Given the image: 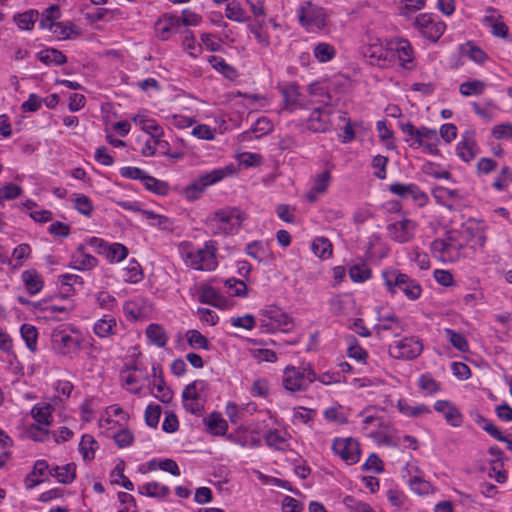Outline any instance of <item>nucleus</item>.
I'll list each match as a JSON object with an SVG mask.
<instances>
[{"label":"nucleus","mask_w":512,"mask_h":512,"mask_svg":"<svg viewBox=\"0 0 512 512\" xmlns=\"http://www.w3.org/2000/svg\"><path fill=\"white\" fill-rule=\"evenodd\" d=\"M434 409L445 416L446 421L453 427L462 424V415L459 410L449 401L439 400L435 403Z\"/></svg>","instance_id":"obj_14"},{"label":"nucleus","mask_w":512,"mask_h":512,"mask_svg":"<svg viewBox=\"0 0 512 512\" xmlns=\"http://www.w3.org/2000/svg\"><path fill=\"white\" fill-rule=\"evenodd\" d=\"M389 190L393 194L402 198H412L420 206L425 205L428 200L426 193L421 191L420 188L415 184L405 185L401 183H394L390 185Z\"/></svg>","instance_id":"obj_9"},{"label":"nucleus","mask_w":512,"mask_h":512,"mask_svg":"<svg viewBox=\"0 0 512 512\" xmlns=\"http://www.w3.org/2000/svg\"><path fill=\"white\" fill-rule=\"evenodd\" d=\"M98 263V260L84 251V246L80 244L72 255L73 267L78 270H91Z\"/></svg>","instance_id":"obj_17"},{"label":"nucleus","mask_w":512,"mask_h":512,"mask_svg":"<svg viewBox=\"0 0 512 512\" xmlns=\"http://www.w3.org/2000/svg\"><path fill=\"white\" fill-rule=\"evenodd\" d=\"M22 188L16 184L9 183L0 188V199L13 200L20 196Z\"/></svg>","instance_id":"obj_54"},{"label":"nucleus","mask_w":512,"mask_h":512,"mask_svg":"<svg viewBox=\"0 0 512 512\" xmlns=\"http://www.w3.org/2000/svg\"><path fill=\"white\" fill-rule=\"evenodd\" d=\"M298 12L301 25L319 29L324 27L325 13L322 8L313 5L311 2H307L305 5L300 6Z\"/></svg>","instance_id":"obj_6"},{"label":"nucleus","mask_w":512,"mask_h":512,"mask_svg":"<svg viewBox=\"0 0 512 512\" xmlns=\"http://www.w3.org/2000/svg\"><path fill=\"white\" fill-rule=\"evenodd\" d=\"M398 408L402 414L411 416V417H418V416L428 414L431 412L429 407H427L426 405L422 404V405L412 407L404 400H400L398 402Z\"/></svg>","instance_id":"obj_36"},{"label":"nucleus","mask_w":512,"mask_h":512,"mask_svg":"<svg viewBox=\"0 0 512 512\" xmlns=\"http://www.w3.org/2000/svg\"><path fill=\"white\" fill-rule=\"evenodd\" d=\"M349 275L354 282H364L371 277V270L366 264H357L350 268Z\"/></svg>","instance_id":"obj_44"},{"label":"nucleus","mask_w":512,"mask_h":512,"mask_svg":"<svg viewBox=\"0 0 512 512\" xmlns=\"http://www.w3.org/2000/svg\"><path fill=\"white\" fill-rule=\"evenodd\" d=\"M343 503L351 512H374L369 504L360 501L353 496H346Z\"/></svg>","instance_id":"obj_46"},{"label":"nucleus","mask_w":512,"mask_h":512,"mask_svg":"<svg viewBox=\"0 0 512 512\" xmlns=\"http://www.w3.org/2000/svg\"><path fill=\"white\" fill-rule=\"evenodd\" d=\"M187 341L190 346L202 349H209V342L207 338L202 335L198 330H189L186 333Z\"/></svg>","instance_id":"obj_45"},{"label":"nucleus","mask_w":512,"mask_h":512,"mask_svg":"<svg viewBox=\"0 0 512 512\" xmlns=\"http://www.w3.org/2000/svg\"><path fill=\"white\" fill-rule=\"evenodd\" d=\"M208 61L215 70L222 73L226 78L233 80L237 77L236 69L226 63L223 58L218 56H210Z\"/></svg>","instance_id":"obj_24"},{"label":"nucleus","mask_w":512,"mask_h":512,"mask_svg":"<svg viewBox=\"0 0 512 512\" xmlns=\"http://www.w3.org/2000/svg\"><path fill=\"white\" fill-rule=\"evenodd\" d=\"M143 183L146 187V189L156 193V194H159V195H166L167 192H168V185L163 182V181H160L152 176H149V175H145L144 179H143Z\"/></svg>","instance_id":"obj_41"},{"label":"nucleus","mask_w":512,"mask_h":512,"mask_svg":"<svg viewBox=\"0 0 512 512\" xmlns=\"http://www.w3.org/2000/svg\"><path fill=\"white\" fill-rule=\"evenodd\" d=\"M38 18V12L26 11L24 13L14 16V20L18 27L23 30H31L34 26L35 21Z\"/></svg>","instance_id":"obj_35"},{"label":"nucleus","mask_w":512,"mask_h":512,"mask_svg":"<svg viewBox=\"0 0 512 512\" xmlns=\"http://www.w3.org/2000/svg\"><path fill=\"white\" fill-rule=\"evenodd\" d=\"M161 408L159 405H148L145 411V422L150 427H156L159 423Z\"/></svg>","instance_id":"obj_52"},{"label":"nucleus","mask_w":512,"mask_h":512,"mask_svg":"<svg viewBox=\"0 0 512 512\" xmlns=\"http://www.w3.org/2000/svg\"><path fill=\"white\" fill-rule=\"evenodd\" d=\"M21 336L26 342V346L31 350H36L38 332L37 329L29 324H23L21 327Z\"/></svg>","instance_id":"obj_38"},{"label":"nucleus","mask_w":512,"mask_h":512,"mask_svg":"<svg viewBox=\"0 0 512 512\" xmlns=\"http://www.w3.org/2000/svg\"><path fill=\"white\" fill-rule=\"evenodd\" d=\"M149 340L158 347H164L167 343V335L164 329L158 324H150L146 329Z\"/></svg>","instance_id":"obj_26"},{"label":"nucleus","mask_w":512,"mask_h":512,"mask_svg":"<svg viewBox=\"0 0 512 512\" xmlns=\"http://www.w3.org/2000/svg\"><path fill=\"white\" fill-rule=\"evenodd\" d=\"M312 250L318 257L328 259L332 256L333 246L328 238L318 237L312 243Z\"/></svg>","instance_id":"obj_23"},{"label":"nucleus","mask_w":512,"mask_h":512,"mask_svg":"<svg viewBox=\"0 0 512 512\" xmlns=\"http://www.w3.org/2000/svg\"><path fill=\"white\" fill-rule=\"evenodd\" d=\"M317 379L315 371L309 366H287L283 372V386L290 392L305 391Z\"/></svg>","instance_id":"obj_2"},{"label":"nucleus","mask_w":512,"mask_h":512,"mask_svg":"<svg viewBox=\"0 0 512 512\" xmlns=\"http://www.w3.org/2000/svg\"><path fill=\"white\" fill-rule=\"evenodd\" d=\"M245 11L237 1H231L227 4L225 9V16L229 20L243 22Z\"/></svg>","instance_id":"obj_43"},{"label":"nucleus","mask_w":512,"mask_h":512,"mask_svg":"<svg viewBox=\"0 0 512 512\" xmlns=\"http://www.w3.org/2000/svg\"><path fill=\"white\" fill-rule=\"evenodd\" d=\"M486 89V83L481 80H470L463 82L459 87V92L465 97L481 95Z\"/></svg>","instance_id":"obj_25"},{"label":"nucleus","mask_w":512,"mask_h":512,"mask_svg":"<svg viewBox=\"0 0 512 512\" xmlns=\"http://www.w3.org/2000/svg\"><path fill=\"white\" fill-rule=\"evenodd\" d=\"M39 60L45 64L63 65L67 62L66 56L57 49H46L39 53Z\"/></svg>","instance_id":"obj_28"},{"label":"nucleus","mask_w":512,"mask_h":512,"mask_svg":"<svg viewBox=\"0 0 512 512\" xmlns=\"http://www.w3.org/2000/svg\"><path fill=\"white\" fill-rule=\"evenodd\" d=\"M332 449L348 464H354L359 460V443L353 438L335 439Z\"/></svg>","instance_id":"obj_8"},{"label":"nucleus","mask_w":512,"mask_h":512,"mask_svg":"<svg viewBox=\"0 0 512 512\" xmlns=\"http://www.w3.org/2000/svg\"><path fill=\"white\" fill-rule=\"evenodd\" d=\"M336 55L335 48L328 43L321 42L314 48V56L319 62H328Z\"/></svg>","instance_id":"obj_32"},{"label":"nucleus","mask_w":512,"mask_h":512,"mask_svg":"<svg viewBox=\"0 0 512 512\" xmlns=\"http://www.w3.org/2000/svg\"><path fill=\"white\" fill-rule=\"evenodd\" d=\"M184 33H185V35L182 40V46L185 50L188 51L190 56L196 57L197 56L196 50L199 52L201 50V46L196 45L195 38L190 30L186 29L184 31Z\"/></svg>","instance_id":"obj_51"},{"label":"nucleus","mask_w":512,"mask_h":512,"mask_svg":"<svg viewBox=\"0 0 512 512\" xmlns=\"http://www.w3.org/2000/svg\"><path fill=\"white\" fill-rule=\"evenodd\" d=\"M330 113L324 108H315L308 118L307 127L313 132H325L329 127Z\"/></svg>","instance_id":"obj_13"},{"label":"nucleus","mask_w":512,"mask_h":512,"mask_svg":"<svg viewBox=\"0 0 512 512\" xmlns=\"http://www.w3.org/2000/svg\"><path fill=\"white\" fill-rule=\"evenodd\" d=\"M445 334H446L447 339L449 340V342L451 343V345L454 348H456L457 350H459L461 352L468 351V349H469L468 341L462 334H460L450 328L445 329Z\"/></svg>","instance_id":"obj_34"},{"label":"nucleus","mask_w":512,"mask_h":512,"mask_svg":"<svg viewBox=\"0 0 512 512\" xmlns=\"http://www.w3.org/2000/svg\"><path fill=\"white\" fill-rule=\"evenodd\" d=\"M207 426L209 431L214 435H224L228 428L227 422L217 413H212L209 416Z\"/></svg>","instance_id":"obj_31"},{"label":"nucleus","mask_w":512,"mask_h":512,"mask_svg":"<svg viewBox=\"0 0 512 512\" xmlns=\"http://www.w3.org/2000/svg\"><path fill=\"white\" fill-rule=\"evenodd\" d=\"M419 387L429 394H435L440 390V384L428 374H424L419 378Z\"/></svg>","instance_id":"obj_50"},{"label":"nucleus","mask_w":512,"mask_h":512,"mask_svg":"<svg viewBox=\"0 0 512 512\" xmlns=\"http://www.w3.org/2000/svg\"><path fill=\"white\" fill-rule=\"evenodd\" d=\"M51 342L52 348L64 356L70 355L80 348V341L71 337L64 330H53Z\"/></svg>","instance_id":"obj_7"},{"label":"nucleus","mask_w":512,"mask_h":512,"mask_svg":"<svg viewBox=\"0 0 512 512\" xmlns=\"http://www.w3.org/2000/svg\"><path fill=\"white\" fill-rule=\"evenodd\" d=\"M157 394L155 395L161 402L169 403L173 398V392L166 386L165 381L161 375L158 376L155 383Z\"/></svg>","instance_id":"obj_47"},{"label":"nucleus","mask_w":512,"mask_h":512,"mask_svg":"<svg viewBox=\"0 0 512 512\" xmlns=\"http://www.w3.org/2000/svg\"><path fill=\"white\" fill-rule=\"evenodd\" d=\"M126 273H127V278L126 280L130 281V282H137L141 279L142 277V270H141V266L140 264L135 261V260H132L128 263L127 267H126Z\"/></svg>","instance_id":"obj_57"},{"label":"nucleus","mask_w":512,"mask_h":512,"mask_svg":"<svg viewBox=\"0 0 512 512\" xmlns=\"http://www.w3.org/2000/svg\"><path fill=\"white\" fill-rule=\"evenodd\" d=\"M281 94L284 98V102L287 108L293 110L295 105L298 103L299 89L296 84H291L281 88Z\"/></svg>","instance_id":"obj_33"},{"label":"nucleus","mask_w":512,"mask_h":512,"mask_svg":"<svg viewBox=\"0 0 512 512\" xmlns=\"http://www.w3.org/2000/svg\"><path fill=\"white\" fill-rule=\"evenodd\" d=\"M133 439V434L128 429H122L114 436V440L120 448L130 446L133 442Z\"/></svg>","instance_id":"obj_59"},{"label":"nucleus","mask_w":512,"mask_h":512,"mask_svg":"<svg viewBox=\"0 0 512 512\" xmlns=\"http://www.w3.org/2000/svg\"><path fill=\"white\" fill-rule=\"evenodd\" d=\"M214 219L219 220L223 223H230L233 219H236L237 225L241 226L243 220L245 219V216L238 209L230 208L216 211L214 213Z\"/></svg>","instance_id":"obj_27"},{"label":"nucleus","mask_w":512,"mask_h":512,"mask_svg":"<svg viewBox=\"0 0 512 512\" xmlns=\"http://www.w3.org/2000/svg\"><path fill=\"white\" fill-rule=\"evenodd\" d=\"M118 499L123 505V508L119 509L118 512H137L136 503L131 494L126 492H119Z\"/></svg>","instance_id":"obj_56"},{"label":"nucleus","mask_w":512,"mask_h":512,"mask_svg":"<svg viewBox=\"0 0 512 512\" xmlns=\"http://www.w3.org/2000/svg\"><path fill=\"white\" fill-rule=\"evenodd\" d=\"M180 249L186 264L195 270L211 271L217 266L216 247L212 241L206 242L204 248L198 249L183 243Z\"/></svg>","instance_id":"obj_1"},{"label":"nucleus","mask_w":512,"mask_h":512,"mask_svg":"<svg viewBox=\"0 0 512 512\" xmlns=\"http://www.w3.org/2000/svg\"><path fill=\"white\" fill-rule=\"evenodd\" d=\"M143 490H144V492H143L144 494H146L149 497H154V498H164L170 492V490L167 486L160 485L157 482L146 483L143 486Z\"/></svg>","instance_id":"obj_40"},{"label":"nucleus","mask_w":512,"mask_h":512,"mask_svg":"<svg viewBox=\"0 0 512 512\" xmlns=\"http://www.w3.org/2000/svg\"><path fill=\"white\" fill-rule=\"evenodd\" d=\"M116 326L114 318L100 319L94 325V332L99 337H107L113 334V328Z\"/></svg>","instance_id":"obj_42"},{"label":"nucleus","mask_w":512,"mask_h":512,"mask_svg":"<svg viewBox=\"0 0 512 512\" xmlns=\"http://www.w3.org/2000/svg\"><path fill=\"white\" fill-rule=\"evenodd\" d=\"M331 181V174L329 171L325 170L321 173L317 174L314 178L313 188L315 191L320 192L321 194L325 193Z\"/></svg>","instance_id":"obj_49"},{"label":"nucleus","mask_w":512,"mask_h":512,"mask_svg":"<svg viewBox=\"0 0 512 512\" xmlns=\"http://www.w3.org/2000/svg\"><path fill=\"white\" fill-rule=\"evenodd\" d=\"M54 410L52 405L35 406L31 410L32 417L37 423L49 426L51 424V413Z\"/></svg>","instance_id":"obj_29"},{"label":"nucleus","mask_w":512,"mask_h":512,"mask_svg":"<svg viewBox=\"0 0 512 512\" xmlns=\"http://www.w3.org/2000/svg\"><path fill=\"white\" fill-rule=\"evenodd\" d=\"M492 135L496 139H512V124L504 123L495 126Z\"/></svg>","instance_id":"obj_58"},{"label":"nucleus","mask_w":512,"mask_h":512,"mask_svg":"<svg viewBox=\"0 0 512 512\" xmlns=\"http://www.w3.org/2000/svg\"><path fill=\"white\" fill-rule=\"evenodd\" d=\"M423 351L422 342L414 337H406L389 346V354L395 359L413 360Z\"/></svg>","instance_id":"obj_4"},{"label":"nucleus","mask_w":512,"mask_h":512,"mask_svg":"<svg viewBox=\"0 0 512 512\" xmlns=\"http://www.w3.org/2000/svg\"><path fill=\"white\" fill-rule=\"evenodd\" d=\"M223 169L213 170L212 172L201 175L192 184L185 188V196L188 200H196L204 192L205 188L221 181L225 177Z\"/></svg>","instance_id":"obj_5"},{"label":"nucleus","mask_w":512,"mask_h":512,"mask_svg":"<svg viewBox=\"0 0 512 512\" xmlns=\"http://www.w3.org/2000/svg\"><path fill=\"white\" fill-rule=\"evenodd\" d=\"M49 473L55 477L58 482L70 484L76 478V465L74 463H68L64 466H56L49 470Z\"/></svg>","instance_id":"obj_18"},{"label":"nucleus","mask_w":512,"mask_h":512,"mask_svg":"<svg viewBox=\"0 0 512 512\" xmlns=\"http://www.w3.org/2000/svg\"><path fill=\"white\" fill-rule=\"evenodd\" d=\"M181 25L180 17L173 14H164L156 22L157 36L161 40H167L172 33H177Z\"/></svg>","instance_id":"obj_11"},{"label":"nucleus","mask_w":512,"mask_h":512,"mask_svg":"<svg viewBox=\"0 0 512 512\" xmlns=\"http://www.w3.org/2000/svg\"><path fill=\"white\" fill-rule=\"evenodd\" d=\"M466 46L468 47V56L472 61L476 63H483L487 59L486 53L479 47L470 42L467 43Z\"/></svg>","instance_id":"obj_63"},{"label":"nucleus","mask_w":512,"mask_h":512,"mask_svg":"<svg viewBox=\"0 0 512 512\" xmlns=\"http://www.w3.org/2000/svg\"><path fill=\"white\" fill-rule=\"evenodd\" d=\"M97 442L92 435H83L79 444L80 452L85 460H92L95 456Z\"/></svg>","instance_id":"obj_30"},{"label":"nucleus","mask_w":512,"mask_h":512,"mask_svg":"<svg viewBox=\"0 0 512 512\" xmlns=\"http://www.w3.org/2000/svg\"><path fill=\"white\" fill-rule=\"evenodd\" d=\"M273 130V125L270 120L266 117H261L256 120L252 128L248 131H245L242 134L243 140L252 139V134H255V138H259L263 135H267Z\"/></svg>","instance_id":"obj_20"},{"label":"nucleus","mask_w":512,"mask_h":512,"mask_svg":"<svg viewBox=\"0 0 512 512\" xmlns=\"http://www.w3.org/2000/svg\"><path fill=\"white\" fill-rule=\"evenodd\" d=\"M451 247V244L447 243L443 239H436L431 244V250L434 254H438L439 258L445 260L446 252Z\"/></svg>","instance_id":"obj_61"},{"label":"nucleus","mask_w":512,"mask_h":512,"mask_svg":"<svg viewBox=\"0 0 512 512\" xmlns=\"http://www.w3.org/2000/svg\"><path fill=\"white\" fill-rule=\"evenodd\" d=\"M383 278L387 289L392 294H395L398 289L411 300H415L421 295V286L406 274L397 273L395 270L386 271L383 273Z\"/></svg>","instance_id":"obj_3"},{"label":"nucleus","mask_w":512,"mask_h":512,"mask_svg":"<svg viewBox=\"0 0 512 512\" xmlns=\"http://www.w3.org/2000/svg\"><path fill=\"white\" fill-rule=\"evenodd\" d=\"M347 353L350 358L363 362H365L368 357L367 351L356 341L349 346Z\"/></svg>","instance_id":"obj_60"},{"label":"nucleus","mask_w":512,"mask_h":512,"mask_svg":"<svg viewBox=\"0 0 512 512\" xmlns=\"http://www.w3.org/2000/svg\"><path fill=\"white\" fill-rule=\"evenodd\" d=\"M374 329L377 334L387 330H395V335L398 336L405 330V326L398 317L391 314L389 316H379Z\"/></svg>","instance_id":"obj_16"},{"label":"nucleus","mask_w":512,"mask_h":512,"mask_svg":"<svg viewBox=\"0 0 512 512\" xmlns=\"http://www.w3.org/2000/svg\"><path fill=\"white\" fill-rule=\"evenodd\" d=\"M128 254L127 248L120 243H114L110 246L105 247V256L110 261H121L126 258Z\"/></svg>","instance_id":"obj_39"},{"label":"nucleus","mask_w":512,"mask_h":512,"mask_svg":"<svg viewBox=\"0 0 512 512\" xmlns=\"http://www.w3.org/2000/svg\"><path fill=\"white\" fill-rule=\"evenodd\" d=\"M283 512H302V504L295 498L286 496L282 501Z\"/></svg>","instance_id":"obj_64"},{"label":"nucleus","mask_w":512,"mask_h":512,"mask_svg":"<svg viewBox=\"0 0 512 512\" xmlns=\"http://www.w3.org/2000/svg\"><path fill=\"white\" fill-rule=\"evenodd\" d=\"M49 232L55 237L65 238L70 234V227L63 222L57 221L50 225Z\"/></svg>","instance_id":"obj_62"},{"label":"nucleus","mask_w":512,"mask_h":512,"mask_svg":"<svg viewBox=\"0 0 512 512\" xmlns=\"http://www.w3.org/2000/svg\"><path fill=\"white\" fill-rule=\"evenodd\" d=\"M474 136L473 131H466L457 145V154L465 162H469L475 157L476 141Z\"/></svg>","instance_id":"obj_15"},{"label":"nucleus","mask_w":512,"mask_h":512,"mask_svg":"<svg viewBox=\"0 0 512 512\" xmlns=\"http://www.w3.org/2000/svg\"><path fill=\"white\" fill-rule=\"evenodd\" d=\"M415 227L416 224L412 220L404 219L390 224L388 231L392 239L403 243L412 238Z\"/></svg>","instance_id":"obj_10"},{"label":"nucleus","mask_w":512,"mask_h":512,"mask_svg":"<svg viewBox=\"0 0 512 512\" xmlns=\"http://www.w3.org/2000/svg\"><path fill=\"white\" fill-rule=\"evenodd\" d=\"M75 209L85 216H90L94 207L87 196L80 195L75 199Z\"/></svg>","instance_id":"obj_55"},{"label":"nucleus","mask_w":512,"mask_h":512,"mask_svg":"<svg viewBox=\"0 0 512 512\" xmlns=\"http://www.w3.org/2000/svg\"><path fill=\"white\" fill-rule=\"evenodd\" d=\"M395 50L401 65L409 68L408 64L413 62V50L408 40L400 39L396 42Z\"/></svg>","instance_id":"obj_21"},{"label":"nucleus","mask_w":512,"mask_h":512,"mask_svg":"<svg viewBox=\"0 0 512 512\" xmlns=\"http://www.w3.org/2000/svg\"><path fill=\"white\" fill-rule=\"evenodd\" d=\"M59 17H60L59 6L56 4L51 5L43 13V17L40 21L41 28H48L49 23H54L53 20L57 19Z\"/></svg>","instance_id":"obj_53"},{"label":"nucleus","mask_w":512,"mask_h":512,"mask_svg":"<svg viewBox=\"0 0 512 512\" xmlns=\"http://www.w3.org/2000/svg\"><path fill=\"white\" fill-rule=\"evenodd\" d=\"M54 27V33L57 37L62 39L70 38L71 34L79 35V31L76 30V26L72 23L64 24L63 22L49 23L48 28Z\"/></svg>","instance_id":"obj_37"},{"label":"nucleus","mask_w":512,"mask_h":512,"mask_svg":"<svg viewBox=\"0 0 512 512\" xmlns=\"http://www.w3.org/2000/svg\"><path fill=\"white\" fill-rule=\"evenodd\" d=\"M26 289L30 294L38 293L43 287L41 276L33 270L25 271L22 274Z\"/></svg>","instance_id":"obj_22"},{"label":"nucleus","mask_w":512,"mask_h":512,"mask_svg":"<svg viewBox=\"0 0 512 512\" xmlns=\"http://www.w3.org/2000/svg\"><path fill=\"white\" fill-rule=\"evenodd\" d=\"M445 24L443 22H434L422 32L423 36L432 42H436L445 30Z\"/></svg>","instance_id":"obj_48"},{"label":"nucleus","mask_w":512,"mask_h":512,"mask_svg":"<svg viewBox=\"0 0 512 512\" xmlns=\"http://www.w3.org/2000/svg\"><path fill=\"white\" fill-rule=\"evenodd\" d=\"M261 315H271V319L274 322V327L276 330L281 332L287 333L294 327L292 318L276 307H269L268 309L262 310Z\"/></svg>","instance_id":"obj_12"},{"label":"nucleus","mask_w":512,"mask_h":512,"mask_svg":"<svg viewBox=\"0 0 512 512\" xmlns=\"http://www.w3.org/2000/svg\"><path fill=\"white\" fill-rule=\"evenodd\" d=\"M200 302L210 304L218 308L227 307V299L216 291L212 286L204 287L199 297Z\"/></svg>","instance_id":"obj_19"}]
</instances>
